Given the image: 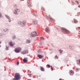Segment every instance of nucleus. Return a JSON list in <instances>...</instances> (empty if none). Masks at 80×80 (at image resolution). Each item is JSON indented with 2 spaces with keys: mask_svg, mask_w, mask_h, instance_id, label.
I'll return each mask as SVG.
<instances>
[{
  "mask_svg": "<svg viewBox=\"0 0 80 80\" xmlns=\"http://www.w3.org/2000/svg\"><path fill=\"white\" fill-rule=\"evenodd\" d=\"M20 75L18 73H16L14 75V78L12 80H20Z\"/></svg>",
  "mask_w": 80,
  "mask_h": 80,
  "instance_id": "obj_1",
  "label": "nucleus"
},
{
  "mask_svg": "<svg viewBox=\"0 0 80 80\" xmlns=\"http://www.w3.org/2000/svg\"><path fill=\"white\" fill-rule=\"evenodd\" d=\"M22 50V49L20 48H17L14 50L15 52L16 53H19Z\"/></svg>",
  "mask_w": 80,
  "mask_h": 80,
  "instance_id": "obj_2",
  "label": "nucleus"
},
{
  "mask_svg": "<svg viewBox=\"0 0 80 80\" xmlns=\"http://www.w3.org/2000/svg\"><path fill=\"white\" fill-rule=\"evenodd\" d=\"M61 30H62L63 32H64V33H70V32L68 30H67V29H66L65 28H62Z\"/></svg>",
  "mask_w": 80,
  "mask_h": 80,
  "instance_id": "obj_3",
  "label": "nucleus"
},
{
  "mask_svg": "<svg viewBox=\"0 0 80 80\" xmlns=\"http://www.w3.org/2000/svg\"><path fill=\"white\" fill-rule=\"evenodd\" d=\"M32 37H35L36 35L38 36V34L36 32H34L32 33Z\"/></svg>",
  "mask_w": 80,
  "mask_h": 80,
  "instance_id": "obj_4",
  "label": "nucleus"
},
{
  "mask_svg": "<svg viewBox=\"0 0 80 80\" xmlns=\"http://www.w3.org/2000/svg\"><path fill=\"white\" fill-rule=\"evenodd\" d=\"M15 12H14V14H16V15H17L18 14V13L17 12H20V10H19L18 9H15Z\"/></svg>",
  "mask_w": 80,
  "mask_h": 80,
  "instance_id": "obj_5",
  "label": "nucleus"
},
{
  "mask_svg": "<svg viewBox=\"0 0 80 80\" xmlns=\"http://www.w3.org/2000/svg\"><path fill=\"white\" fill-rule=\"evenodd\" d=\"M28 50H25V52H22V54H23V55L25 54H26V53H28Z\"/></svg>",
  "mask_w": 80,
  "mask_h": 80,
  "instance_id": "obj_6",
  "label": "nucleus"
},
{
  "mask_svg": "<svg viewBox=\"0 0 80 80\" xmlns=\"http://www.w3.org/2000/svg\"><path fill=\"white\" fill-rule=\"evenodd\" d=\"M27 61H28V58H25L23 59V62H24V63L27 62Z\"/></svg>",
  "mask_w": 80,
  "mask_h": 80,
  "instance_id": "obj_7",
  "label": "nucleus"
},
{
  "mask_svg": "<svg viewBox=\"0 0 80 80\" xmlns=\"http://www.w3.org/2000/svg\"><path fill=\"white\" fill-rule=\"evenodd\" d=\"M41 71L42 72H45V68L43 67H40Z\"/></svg>",
  "mask_w": 80,
  "mask_h": 80,
  "instance_id": "obj_8",
  "label": "nucleus"
},
{
  "mask_svg": "<svg viewBox=\"0 0 80 80\" xmlns=\"http://www.w3.org/2000/svg\"><path fill=\"white\" fill-rule=\"evenodd\" d=\"M70 75H73V74H74V72H73V71L72 70H71L70 71Z\"/></svg>",
  "mask_w": 80,
  "mask_h": 80,
  "instance_id": "obj_9",
  "label": "nucleus"
},
{
  "mask_svg": "<svg viewBox=\"0 0 80 80\" xmlns=\"http://www.w3.org/2000/svg\"><path fill=\"white\" fill-rule=\"evenodd\" d=\"M45 31L46 32H49V29H48V27H47L45 29Z\"/></svg>",
  "mask_w": 80,
  "mask_h": 80,
  "instance_id": "obj_10",
  "label": "nucleus"
},
{
  "mask_svg": "<svg viewBox=\"0 0 80 80\" xmlns=\"http://www.w3.org/2000/svg\"><path fill=\"white\" fill-rule=\"evenodd\" d=\"M38 58H41V59L42 58H43V56L40 55H38Z\"/></svg>",
  "mask_w": 80,
  "mask_h": 80,
  "instance_id": "obj_11",
  "label": "nucleus"
},
{
  "mask_svg": "<svg viewBox=\"0 0 80 80\" xmlns=\"http://www.w3.org/2000/svg\"><path fill=\"white\" fill-rule=\"evenodd\" d=\"M33 24H34L35 25L37 24V22L36 21H34L33 22Z\"/></svg>",
  "mask_w": 80,
  "mask_h": 80,
  "instance_id": "obj_12",
  "label": "nucleus"
},
{
  "mask_svg": "<svg viewBox=\"0 0 80 80\" xmlns=\"http://www.w3.org/2000/svg\"><path fill=\"white\" fill-rule=\"evenodd\" d=\"M18 23H19L20 24H21V25H22H22H23L24 26H25V24H24V23H22V22H20V21H19L18 22Z\"/></svg>",
  "mask_w": 80,
  "mask_h": 80,
  "instance_id": "obj_13",
  "label": "nucleus"
},
{
  "mask_svg": "<svg viewBox=\"0 0 80 80\" xmlns=\"http://www.w3.org/2000/svg\"><path fill=\"white\" fill-rule=\"evenodd\" d=\"M27 43H30V41L29 40H27L26 41Z\"/></svg>",
  "mask_w": 80,
  "mask_h": 80,
  "instance_id": "obj_14",
  "label": "nucleus"
},
{
  "mask_svg": "<svg viewBox=\"0 0 80 80\" xmlns=\"http://www.w3.org/2000/svg\"><path fill=\"white\" fill-rule=\"evenodd\" d=\"M9 44L10 46H13V43L12 42H10Z\"/></svg>",
  "mask_w": 80,
  "mask_h": 80,
  "instance_id": "obj_15",
  "label": "nucleus"
},
{
  "mask_svg": "<svg viewBox=\"0 0 80 80\" xmlns=\"http://www.w3.org/2000/svg\"><path fill=\"white\" fill-rule=\"evenodd\" d=\"M5 17H6V18H7L8 19H10V17L7 15H5Z\"/></svg>",
  "mask_w": 80,
  "mask_h": 80,
  "instance_id": "obj_16",
  "label": "nucleus"
},
{
  "mask_svg": "<svg viewBox=\"0 0 80 80\" xmlns=\"http://www.w3.org/2000/svg\"><path fill=\"white\" fill-rule=\"evenodd\" d=\"M59 52H60V53H62L63 52V51L62 50H59Z\"/></svg>",
  "mask_w": 80,
  "mask_h": 80,
  "instance_id": "obj_17",
  "label": "nucleus"
},
{
  "mask_svg": "<svg viewBox=\"0 0 80 80\" xmlns=\"http://www.w3.org/2000/svg\"><path fill=\"white\" fill-rule=\"evenodd\" d=\"M40 38H41V40H44V38H43V37H41Z\"/></svg>",
  "mask_w": 80,
  "mask_h": 80,
  "instance_id": "obj_18",
  "label": "nucleus"
},
{
  "mask_svg": "<svg viewBox=\"0 0 80 80\" xmlns=\"http://www.w3.org/2000/svg\"><path fill=\"white\" fill-rule=\"evenodd\" d=\"M7 30H8L7 29V28H5V29L4 30V32H7Z\"/></svg>",
  "mask_w": 80,
  "mask_h": 80,
  "instance_id": "obj_19",
  "label": "nucleus"
},
{
  "mask_svg": "<svg viewBox=\"0 0 80 80\" xmlns=\"http://www.w3.org/2000/svg\"><path fill=\"white\" fill-rule=\"evenodd\" d=\"M76 72H78V68H76Z\"/></svg>",
  "mask_w": 80,
  "mask_h": 80,
  "instance_id": "obj_20",
  "label": "nucleus"
},
{
  "mask_svg": "<svg viewBox=\"0 0 80 80\" xmlns=\"http://www.w3.org/2000/svg\"><path fill=\"white\" fill-rule=\"evenodd\" d=\"M55 58L57 59L58 58V57L57 56H56L55 57Z\"/></svg>",
  "mask_w": 80,
  "mask_h": 80,
  "instance_id": "obj_21",
  "label": "nucleus"
},
{
  "mask_svg": "<svg viewBox=\"0 0 80 80\" xmlns=\"http://www.w3.org/2000/svg\"><path fill=\"white\" fill-rule=\"evenodd\" d=\"M16 38V37L15 36H14L12 37V39H15Z\"/></svg>",
  "mask_w": 80,
  "mask_h": 80,
  "instance_id": "obj_22",
  "label": "nucleus"
},
{
  "mask_svg": "<svg viewBox=\"0 0 80 80\" xmlns=\"http://www.w3.org/2000/svg\"><path fill=\"white\" fill-rule=\"evenodd\" d=\"M47 66L49 67V68H50V66L48 64L47 65Z\"/></svg>",
  "mask_w": 80,
  "mask_h": 80,
  "instance_id": "obj_23",
  "label": "nucleus"
},
{
  "mask_svg": "<svg viewBox=\"0 0 80 80\" xmlns=\"http://www.w3.org/2000/svg\"><path fill=\"white\" fill-rule=\"evenodd\" d=\"M76 3H78V4H79V2H78V1H76Z\"/></svg>",
  "mask_w": 80,
  "mask_h": 80,
  "instance_id": "obj_24",
  "label": "nucleus"
},
{
  "mask_svg": "<svg viewBox=\"0 0 80 80\" xmlns=\"http://www.w3.org/2000/svg\"><path fill=\"white\" fill-rule=\"evenodd\" d=\"M77 22H78L76 20H75L74 21V23H77Z\"/></svg>",
  "mask_w": 80,
  "mask_h": 80,
  "instance_id": "obj_25",
  "label": "nucleus"
},
{
  "mask_svg": "<svg viewBox=\"0 0 80 80\" xmlns=\"http://www.w3.org/2000/svg\"><path fill=\"white\" fill-rule=\"evenodd\" d=\"M17 65H18V64H19V62H17Z\"/></svg>",
  "mask_w": 80,
  "mask_h": 80,
  "instance_id": "obj_26",
  "label": "nucleus"
},
{
  "mask_svg": "<svg viewBox=\"0 0 80 80\" xmlns=\"http://www.w3.org/2000/svg\"><path fill=\"white\" fill-rule=\"evenodd\" d=\"M51 69L52 70H53V68L52 67L51 68Z\"/></svg>",
  "mask_w": 80,
  "mask_h": 80,
  "instance_id": "obj_27",
  "label": "nucleus"
},
{
  "mask_svg": "<svg viewBox=\"0 0 80 80\" xmlns=\"http://www.w3.org/2000/svg\"><path fill=\"white\" fill-rule=\"evenodd\" d=\"M9 22H11V20L10 19H9Z\"/></svg>",
  "mask_w": 80,
  "mask_h": 80,
  "instance_id": "obj_28",
  "label": "nucleus"
},
{
  "mask_svg": "<svg viewBox=\"0 0 80 80\" xmlns=\"http://www.w3.org/2000/svg\"><path fill=\"white\" fill-rule=\"evenodd\" d=\"M49 18H51V19H52V18H51V17H50V15H49Z\"/></svg>",
  "mask_w": 80,
  "mask_h": 80,
  "instance_id": "obj_29",
  "label": "nucleus"
},
{
  "mask_svg": "<svg viewBox=\"0 0 80 80\" xmlns=\"http://www.w3.org/2000/svg\"><path fill=\"white\" fill-rule=\"evenodd\" d=\"M29 77H31V74H29Z\"/></svg>",
  "mask_w": 80,
  "mask_h": 80,
  "instance_id": "obj_30",
  "label": "nucleus"
},
{
  "mask_svg": "<svg viewBox=\"0 0 80 80\" xmlns=\"http://www.w3.org/2000/svg\"><path fill=\"white\" fill-rule=\"evenodd\" d=\"M1 43H2V42L0 41V44ZM0 47H1V45H0Z\"/></svg>",
  "mask_w": 80,
  "mask_h": 80,
  "instance_id": "obj_31",
  "label": "nucleus"
},
{
  "mask_svg": "<svg viewBox=\"0 0 80 80\" xmlns=\"http://www.w3.org/2000/svg\"><path fill=\"white\" fill-rule=\"evenodd\" d=\"M78 62H79V63H80V59L78 60Z\"/></svg>",
  "mask_w": 80,
  "mask_h": 80,
  "instance_id": "obj_32",
  "label": "nucleus"
},
{
  "mask_svg": "<svg viewBox=\"0 0 80 80\" xmlns=\"http://www.w3.org/2000/svg\"><path fill=\"white\" fill-rule=\"evenodd\" d=\"M1 16H2V14H1V13H0V17H1Z\"/></svg>",
  "mask_w": 80,
  "mask_h": 80,
  "instance_id": "obj_33",
  "label": "nucleus"
},
{
  "mask_svg": "<svg viewBox=\"0 0 80 80\" xmlns=\"http://www.w3.org/2000/svg\"><path fill=\"white\" fill-rule=\"evenodd\" d=\"M78 7H79V8H80V5L78 6Z\"/></svg>",
  "mask_w": 80,
  "mask_h": 80,
  "instance_id": "obj_34",
  "label": "nucleus"
},
{
  "mask_svg": "<svg viewBox=\"0 0 80 80\" xmlns=\"http://www.w3.org/2000/svg\"><path fill=\"white\" fill-rule=\"evenodd\" d=\"M21 0V1H23V0Z\"/></svg>",
  "mask_w": 80,
  "mask_h": 80,
  "instance_id": "obj_35",
  "label": "nucleus"
},
{
  "mask_svg": "<svg viewBox=\"0 0 80 80\" xmlns=\"http://www.w3.org/2000/svg\"><path fill=\"white\" fill-rule=\"evenodd\" d=\"M15 7H17V6H15Z\"/></svg>",
  "mask_w": 80,
  "mask_h": 80,
  "instance_id": "obj_36",
  "label": "nucleus"
},
{
  "mask_svg": "<svg viewBox=\"0 0 80 80\" xmlns=\"http://www.w3.org/2000/svg\"><path fill=\"white\" fill-rule=\"evenodd\" d=\"M59 80H62V79H60Z\"/></svg>",
  "mask_w": 80,
  "mask_h": 80,
  "instance_id": "obj_37",
  "label": "nucleus"
},
{
  "mask_svg": "<svg viewBox=\"0 0 80 80\" xmlns=\"http://www.w3.org/2000/svg\"><path fill=\"white\" fill-rule=\"evenodd\" d=\"M78 64H79V63H78Z\"/></svg>",
  "mask_w": 80,
  "mask_h": 80,
  "instance_id": "obj_38",
  "label": "nucleus"
},
{
  "mask_svg": "<svg viewBox=\"0 0 80 80\" xmlns=\"http://www.w3.org/2000/svg\"><path fill=\"white\" fill-rule=\"evenodd\" d=\"M34 14H33V15H34Z\"/></svg>",
  "mask_w": 80,
  "mask_h": 80,
  "instance_id": "obj_39",
  "label": "nucleus"
}]
</instances>
